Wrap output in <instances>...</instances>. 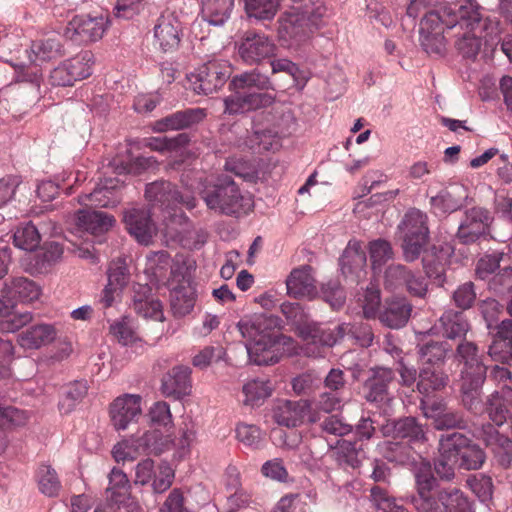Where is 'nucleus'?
Segmentation results:
<instances>
[{
	"label": "nucleus",
	"mask_w": 512,
	"mask_h": 512,
	"mask_svg": "<svg viewBox=\"0 0 512 512\" xmlns=\"http://www.w3.org/2000/svg\"><path fill=\"white\" fill-rule=\"evenodd\" d=\"M189 142V137L185 133L178 134L175 137H151L146 140V146L151 150L163 152L165 150H176L184 147Z\"/></svg>",
	"instance_id": "nucleus-59"
},
{
	"label": "nucleus",
	"mask_w": 512,
	"mask_h": 512,
	"mask_svg": "<svg viewBox=\"0 0 512 512\" xmlns=\"http://www.w3.org/2000/svg\"><path fill=\"white\" fill-rule=\"evenodd\" d=\"M412 306L404 297H392L385 301L384 309L379 314L380 322L391 328L399 329L406 325Z\"/></svg>",
	"instance_id": "nucleus-23"
},
{
	"label": "nucleus",
	"mask_w": 512,
	"mask_h": 512,
	"mask_svg": "<svg viewBox=\"0 0 512 512\" xmlns=\"http://www.w3.org/2000/svg\"><path fill=\"white\" fill-rule=\"evenodd\" d=\"M334 456L340 466L355 469L365 457L363 444L359 441L340 440L335 447Z\"/></svg>",
	"instance_id": "nucleus-39"
},
{
	"label": "nucleus",
	"mask_w": 512,
	"mask_h": 512,
	"mask_svg": "<svg viewBox=\"0 0 512 512\" xmlns=\"http://www.w3.org/2000/svg\"><path fill=\"white\" fill-rule=\"evenodd\" d=\"M455 359L463 364L461 375L477 376L487 374V366L483 363L477 345L472 341L461 340L456 347Z\"/></svg>",
	"instance_id": "nucleus-24"
},
{
	"label": "nucleus",
	"mask_w": 512,
	"mask_h": 512,
	"mask_svg": "<svg viewBox=\"0 0 512 512\" xmlns=\"http://www.w3.org/2000/svg\"><path fill=\"white\" fill-rule=\"evenodd\" d=\"M512 389L503 388L501 391H495L488 396L484 404V412L488 414L489 419L496 425L502 426L509 419L512 411Z\"/></svg>",
	"instance_id": "nucleus-27"
},
{
	"label": "nucleus",
	"mask_w": 512,
	"mask_h": 512,
	"mask_svg": "<svg viewBox=\"0 0 512 512\" xmlns=\"http://www.w3.org/2000/svg\"><path fill=\"white\" fill-rule=\"evenodd\" d=\"M87 392L88 385L85 380L74 381L66 385L58 404L60 412L62 414L71 413L84 399Z\"/></svg>",
	"instance_id": "nucleus-45"
},
{
	"label": "nucleus",
	"mask_w": 512,
	"mask_h": 512,
	"mask_svg": "<svg viewBox=\"0 0 512 512\" xmlns=\"http://www.w3.org/2000/svg\"><path fill=\"white\" fill-rule=\"evenodd\" d=\"M428 217L419 209H410L404 216L399 228L403 230L404 236L420 237L429 239Z\"/></svg>",
	"instance_id": "nucleus-46"
},
{
	"label": "nucleus",
	"mask_w": 512,
	"mask_h": 512,
	"mask_svg": "<svg viewBox=\"0 0 512 512\" xmlns=\"http://www.w3.org/2000/svg\"><path fill=\"white\" fill-rule=\"evenodd\" d=\"M439 324L444 337L448 339H461L466 336L470 325L461 312L447 310L439 319Z\"/></svg>",
	"instance_id": "nucleus-42"
},
{
	"label": "nucleus",
	"mask_w": 512,
	"mask_h": 512,
	"mask_svg": "<svg viewBox=\"0 0 512 512\" xmlns=\"http://www.w3.org/2000/svg\"><path fill=\"white\" fill-rule=\"evenodd\" d=\"M232 73L231 65L223 59L209 60L191 74L190 82L198 94H211L221 89Z\"/></svg>",
	"instance_id": "nucleus-10"
},
{
	"label": "nucleus",
	"mask_w": 512,
	"mask_h": 512,
	"mask_svg": "<svg viewBox=\"0 0 512 512\" xmlns=\"http://www.w3.org/2000/svg\"><path fill=\"white\" fill-rule=\"evenodd\" d=\"M191 369L188 366L178 365L168 371L161 380V392L166 397L180 399L190 393Z\"/></svg>",
	"instance_id": "nucleus-19"
},
{
	"label": "nucleus",
	"mask_w": 512,
	"mask_h": 512,
	"mask_svg": "<svg viewBox=\"0 0 512 512\" xmlns=\"http://www.w3.org/2000/svg\"><path fill=\"white\" fill-rule=\"evenodd\" d=\"M229 87L234 93L224 99V113L229 115L242 114L268 107L275 102V96L267 92H247L275 90L271 78L259 67L242 72L232 77Z\"/></svg>",
	"instance_id": "nucleus-3"
},
{
	"label": "nucleus",
	"mask_w": 512,
	"mask_h": 512,
	"mask_svg": "<svg viewBox=\"0 0 512 512\" xmlns=\"http://www.w3.org/2000/svg\"><path fill=\"white\" fill-rule=\"evenodd\" d=\"M156 163L157 162L154 157L140 156V157H137L128 162H123L121 160H114L113 167H114L115 173H117L118 175H122V174L138 175L147 169L155 167Z\"/></svg>",
	"instance_id": "nucleus-52"
},
{
	"label": "nucleus",
	"mask_w": 512,
	"mask_h": 512,
	"mask_svg": "<svg viewBox=\"0 0 512 512\" xmlns=\"http://www.w3.org/2000/svg\"><path fill=\"white\" fill-rule=\"evenodd\" d=\"M467 484L481 502L491 500L493 494V483L489 476L478 474L467 479Z\"/></svg>",
	"instance_id": "nucleus-61"
},
{
	"label": "nucleus",
	"mask_w": 512,
	"mask_h": 512,
	"mask_svg": "<svg viewBox=\"0 0 512 512\" xmlns=\"http://www.w3.org/2000/svg\"><path fill=\"white\" fill-rule=\"evenodd\" d=\"M286 319L296 327L298 336L306 343L308 353L321 356V344L334 342L329 326L311 321L299 303L284 302L280 306Z\"/></svg>",
	"instance_id": "nucleus-7"
},
{
	"label": "nucleus",
	"mask_w": 512,
	"mask_h": 512,
	"mask_svg": "<svg viewBox=\"0 0 512 512\" xmlns=\"http://www.w3.org/2000/svg\"><path fill=\"white\" fill-rule=\"evenodd\" d=\"M60 48V42L55 37L36 41L31 47L32 52L35 55V59H32V61H47L56 58L60 55Z\"/></svg>",
	"instance_id": "nucleus-56"
},
{
	"label": "nucleus",
	"mask_w": 512,
	"mask_h": 512,
	"mask_svg": "<svg viewBox=\"0 0 512 512\" xmlns=\"http://www.w3.org/2000/svg\"><path fill=\"white\" fill-rule=\"evenodd\" d=\"M141 397L134 394H125L116 398L110 406L112 425L116 430H125L130 423L141 415Z\"/></svg>",
	"instance_id": "nucleus-17"
},
{
	"label": "nucleus",
	"mask_w": 512,
	"mask_h": 512,
	"mask_svg": "<svg viewBox=\"0 0 512 512\" xmlns=\"http://www.w3.org/2000/svg\"><path fill=\"white\" fill-rule=\"evenodd\" d=\"M199 193L207 208L220 215L239 217L247 214L253 201L244 194L229 176H220L214 182H197Z\"/></svg>",
	"instance_id": "nucleus-4"
},
{
	"label": "nucleus",
	"mask_w": 512,
	"mask_h": 512,
	"mask_svg": "<svg viewBox=\"0 0 512 512\" xmlns=\"http://www.w3.org/2000/svg\"><path fill=\"white\" fill-rule=\"evenodd\" d=\"M322 298L333 309H340L346 300V293L338 280H329L321 287Z\"/></svg>",
	"instance_id": "nucleus-57"
},
{
	"label": "nucleus",
	"mask_w": 512,
	"mask_h": 512,
	"mask_svg": "<svg viewBox=\"0 0 512 512\" xmlns=\"http://www.w3.org/2000/svg\"><path fill=\"white\" fill-rule=\"evenodd\" d=\"M415 493L408 497V503L417 512H473L472 504L457 488H447L436 493L438 481L428 462L420 463L414 470Z\"/></svg>",
	"instance_id": "nucleus-2"
},
{
	"label": "nucleus",
	"mask_w": 512,
	"mask_h": 512,
	"mask_svg": "<svg viewBox=\"0 0 512 512\" xmlns=\"http://www.w3.org/2000/svg\"><path fill=\"white\" fill-rule=\"evenodd\" d=\"M463 186H455L452 189H443L437 195L430 198V205L435 214H450L463 207L466 198Z\"/></svg>",
	"instance_id": "nucleus-35"
},
{
	"label": "nucleus",
	"mask_w": 512,
	"mask_h": 512,
	"mask_svg": "<svg viewBox=\"0 0 512 512\" xmlns=\"http://www.w3.org/2000/svg\"><path fill=\"white\" fill-rule=\"evenodd\" d=\"M181 182L186 192H180L172 183L161 180L148 184L145 196L149 202L163 208H172L180 204L192 210L197 206V199L192 192L196 182L189 180V174H183Z\"/></svg>",
	"instance_id": "nucleus-8"
},
{
	"label": "nucleus",
	"mask_w": 512,
	"mask_h": 512,
	"mask_svg": "<svg viewBox=\"0 0 512 512\" xmlns=\"http://www.w3.org/2000/svg\"><path fill=\"white\" fill-rule=\"evenodd\" d=\"M269 64L273 75L284 73L290 77L293 85L303 87L306 84V75L291 60L287 58H270Z\"/></svg>",
	"instance_id": "nucleus-48"
},
{
	"label": "nucleus",
	"mask_w": 512,
	"mask_h": 512,
	"mask_svg": "<svg viewBox=\"0 0 512 512\" xmlns=\"http://www.w3.org/2000/svg\"><path fill=\"white\" fill-rule=\"evenodd\" d=\"M91 53L83 52L65 60L50 73V82L54 86H72L92 74Z\"/></svg>",
	"instance_id": "nucleus-12"
},
{
	"label": "nucleus",
	"mask_w": 512,
	"mask_h": 512,
	"mask_svg": "<svg viewBox=\"0 0 512 512\" xmlns=\"http://www.w3.org/2000/svg\"><path fill=\"white\" fill-rule=\"evenodd\" d=\"M470 441V438L459 432L443 434L439 439V453H444L449 461H459Z\"/></svg>",
	"instance_id": "nucleus-44"
},
{
	"label": "nucleus",
	"mask_w": 512,
	"mask_h": 512,
	"mask_svg": "<svg viewBox=\"0 0 512 512\" xmlns=\"http://www.w3.org/2000/svg\"><path fill=\"white\" fill-rule=\"evenodd\" d=\"M409 272L410 270L401 264L390 265L385 271V287L389 290H396L405 286Z\"/></svg>",
	"instance_id": "nucleus-62"
},
{
	"label": "nucleus",
	"mask_w": 512,
	"mask_h": 512,
	"mask_svg": "<svg viewBox=\"0 0 512 512\" xmlns=\"http://www.w3.org/2000/svg\"><path fill=\"white\" fill-rule=\"evenodd\" d=\"M446 34L454 40V47L463 58L475 60L482 41L500 33L499 22L483 17L476 0H457L442 11Z\"/></svg>",
	"instance_id": "nucleus-1"
},
{
	"label": "nucleus",
	"mask_w": 512,
	"mask_h": 512,
	"mask_svg": "<svg viewBox=\"0 0 512 512\" xmlns=\"http://www.w3.org/2000/svg\"><path fill=\"white\" fill-rule=\"evenodd\" d=\"M124 222L129 233L142 244L147 245L155 234V225L146 209L131 208L125 211Z\"/></svg>",
	"instance_id": "nucleus-20"
},
{
	"label": "nucleus",
	"mask_w": 512,
	"mask_h": 512,
	"mask_svg": "<svg viewBox=\"0 0 512 512\" xmlns=\"http://www.w3.org/2000/svg\"><path fill=\"white\" fill-rule=\"evenodd\" d=\"M358 302L362 307L365 318H373L381 303L380 290L377 285L370 283L363 293L359 294Z\"/></svg>",
	"instance_id": "nucleus-53"
},
{
	"label": "nucleus",
	"mask_w": 512,
	"mask_h": 512,
	"mask_svg": "<svg viewBox=\"0 0 512 512\" xmlns=\"http://www.w3.org/2000/svg\"><path fill=\"white\" fill-rule=\"evenodd\" d=\"M244 8L249 18L272 20L280 8V0H245Z\"/></svg>",
	"instance_id": "nucleus-47"
},
{
	"label": "nucleus",
	"mask_w": 512,
	"mask_h": 512,
	"mask_svg": "<svg viewBox=\"0 0 512 512\" xmlns=\"http://www.w3.org/2000/svg\"><path fill=\"white\" fill-rule=\"evenodd\" d=\"M433 424L437 430L464 429L467 426L461 412L448 408L441 415H437Z\"/></svg>",
	"instance_id": "nucleus-60"
},
{
	"label": "nucleus",
	"mask_w": 512,
	"mask_h": 512,
	"mask_svg": "<svg viewBox=\"0 0 512 512\" xmlns=\"http://www.w3.org/2000/svg\"><path fill=\"white\" fill-rule=\"evenodd\" d=\"M394 381V373L389 368L378 367L371 370L370 377L364 383L365 399L381 406L392 400L389 386Z\"/></svg>",
	"instance_id": "nucleus-18"
},
{
	"label": "nucleus",
	"mask_w": 512,
	"mask_h": 512,
	"mask_svg": "<svg viewBox=\"0 0 512 512\" xmlns=\"http://www.w3.org/2000/svg\"><path fill=\"white\" fill-rule=\"evenodd\" d=\"M448 382L449 377L442 368H430V366H424L421 367L419 371L417 388L421 394L428 396L433 392L444 389Z\"/></svg>",
	"instance_id": "nucleus-41"
},
{
	"label": "nucleus",
	"mask_w": 512,
	"mask_h": 512,
	"mask_svg": "<svg viewBox=\"0 0 512 512\" xmlns=\"http://www.w3.org/2000/svg\"><path fill=\"white\" fill-rule=\"evenodd\" d=\"M287 293L294 298H314L317 287L312 268L308 265L295 268L286 279Z\"/></svg>",
	"instance_id": "nucleus-21"
},
{
	"label": "nucleus",
	"mask_w": 512,
	"mask_h": 512,
	"mask_svg": "<svg viewBox=\"0 0 512 512\" xmlns=\"http://www.w3.org/2000/svg\"><path fill=\"white\" fill-rule=\"evenodd\" d=\"M347 400V396L340 393L323 389L314 400V405L318 411L331 413L339 410Z\"/></svg>",
	"instance_id": "nucleus-55"
},
{
	"label": "nucleus",
	"mask_w": 512,
	"mask_h": 512,
	"mask_svg": "<svg viewBox=\"0 0 512 512\" xmlns=\"http://www.w3.org/2000/svg\"><path fill=\"white\" fill-rule=\"evenodd\" d=\"M342 275L347 281L353 284H359L367 276L366 253L358 241H349L343 251L340 260Z\"/></svg>",
	"instance_id": "nucleus-16"
},
{
	"label": "nucleus",
	"mask_w": 512,
	"mask_h": 512,
	"mask_svg": "<svg viewBox=\"0 0 512 512\" xmlns=\"http://www.w3.org/2000/svg\"><path fill=\"white\" fill-rule=\"evenodd\" d=\"M486 375L463 376L461 384V401L465 409L473 414H482L484 412V402L482 401V386Z\"/></svg>",
	"instance_id": "nucleus-28"
},
{
	"label": "nucleus",
	"mask_w": 512,
	"mask_h": 512,
	"mask_svg": "<svg viewBox=\"0 0 512 512\" xmlns=\"http://www.w3.org/2000/svg\"><path fill=\"white\" fill-rule=\"evenodd\" d=\"M326 15L327 8L323 3H312L299 10L284 12L277 21L281 44L288 48L305 44L324 24Z\"/></svg>",
	"instance_id": "nucleus-5"
},
{
	"label": "nucleus",
	"mask_w": 512,
	"mask_h": 512,
	"mask_svg": "<svg viewBox=\"0 0 512 512\" xmlns=\"http://www.w3.org/2000/svg\"><path fill=\"white\" fill-rule=\"evenodd\" d=\"M56 225L52 222L43 223L40 228L36 227L32 222L20 225L13 235V242L16 247L26 250H35L41 241L42 235L54 234Z\"/></svg>",
	"instance_id": "nucleus-29"
},
{
	"label": "nucleus",
	"mask_w": 512,
	"mask_h": 512,
	"mask_svg": "<svg viewBox=\"0 0 512 512\" xmlns=\"http://www.w3.org/2000/svg\"><path fill=\"white\" fill-rule=\"evenodd\" d=\"M384 435L410 441H424L425 431L421 423L414 417H404L383 427Z\"/></svg>",
	"instance_id": "nucleus-37"
},
{
	"label": "nucleus",
	"mask_w": 512,
	"mask_h": 512,
	"mask_svg": "<svg viewBox=\"0 0 512 512\" xmlns=\"http://www.w3.org/2000/svg\"><path fill=\"white\" fill-rule=\"evenodd\" d=\"M38 486L41 493L46 496H57L61 483L58 479L55 469L49 465H41L37 472Z\"/></svg>",
	"instance_id": "nucleus-50"
},
{
	"label": "nucleus",
	"mask_w": 512,
	"mask_h": 512,
	"mask_svg": "<svg viewBox=\"0 0 512 512\" xmlns=\"http://www.w3.org/2000/svg\"><path fill=\"white\" fill-rule=\"evenodd\" d=\"M329 332L334 338V342L330 344H321L320 350L331 348L342 340L346 335L351 336L361 347H369L372 345L374 334L372 328L367 324H347L342 323L333 328L329 327Z\"/></svg>",
	"instance_id": "nucleus-31"
},
{
	"label": "nucleus",
	"mask_w": 512,
	"mask_h": 512,
	"mask_svg": "<svg viewBox=\"0 0 512 512\" xmlns=\"http://www.w3.org/2000/svg\"><path fill=\"white\" fill-rule=\"evenodd\" d=\"M271 391L269 382L258 379L251 380L243 386L244 403L252 406L259 405L271 395Z\"/></svg>",
	"instance_id": "nucleus-51"
},
{
	"label": "nucleus",
	"mask_w": 512,
	"mask_h": 512,
	"mask_svg": "<svg viewBox=\"0 0 512 512\" xmlns=\"http://www.w3.org/2000/svg\"><path fill=\"white\" fill-rule=\"evenodd\" d=\"M196 299V291L192 286L181 285L174 288L170 293V306L173 315L182 318L190 314L194 309Z\"/></svg>",
	"instance_id": "nucleus-40"
},
{
	"label": "nucleus",
	"mask_w": 512,
	"mask_h": 512,
	"mask_svg": "<svg viewBox=\"0 0 512 512\" xmlns=\"http://www.w3.org/2000/svg\"><path fill=\"white\" fill-rule=\"evenodd\" d=\"M109 485L106 489L107 496L113 501H122L131 493V484L127 475L118 468H113L109 473Z\"/></svg>",
	"instance_id": "nucleus-49"
},
{
	"label": "nucleus",
	"mask_w": 512,
	"mask_h": 512,
	"mask_svg": "<svg viewBox=\"0 0 512 512\" xmlns=\"http://www.w3.org/2000/svg\"><path fill=\"white\" fill-rule=\"evenodd\" d=\"M115 223L111 214L96 210H79L76 215V225L91 234H101L108 231Z\"/></svg>",
	"instance_id": "nucleus-36"
},
{
	"label": "nucleus",
	"mask_w": 512,
	"mask_h": 512,
	"mask_svg": "<svg viewBox=\"0 0 512 512\" xmlns=\"http://www.w3.org/2000/svg\"><path fill=\"white\" fill-rule=\"evenodd\" d=\"M272 413L278 425L288 428L300 426L306 418L312 424L320 421L318 413L311 412V404L308 400H279Z\"/></svg>",
	"instance_id": "nucleus-11"
},
{
	"label": "nucleus",
	"mask_w": 512,
	"mask_h": 512,
	"mask_svg": "<svg viewBox=\"0 0 512 512\" xmlns=\"http://www.w3.org/2000/svg\"><path fill=\"white\" fill-rule=\"evenodd\" d=\"M450 350L446 342L430 341L418 347L421 367L442 368L446 354Z\"/></svg>",
	"instance_id": "nucleus-43"
},
{
	"label": "nucleus",
	"mask_w": 512,
	"mask_h": 512,
	"mask_svg": "<svg viewBox=\"0 0 512 512\" xmlns=\"http://www.w3.org/2000/svg\"><path fill=\"white\" fill-rule=\"evenodd\" d=\"M4 298L14 305L15 302L31 303L39 299L41 288L26 277H16L2 290Z\"/></svg>",
	"instance_id": "nucleus-30"
},
{
	"label": "nucleus",
	"mask_w": 512,
	"mask_h": 512,
	"mask_svg": "<svg viewBox=\"0 0 512 512\" xmlns=\"http://www.w3.org/2000/svg\"><path fill=\"white\" fill-rule=\"evenodd\" d=\"M108 27V19L102 15H77L67 27L71 39L79 42H93L101 39Z\"/></svg>",
	"instance_id": "nucleus-14"
},
{
	"label": "nucleus",
	"mask_w": 512,
	"mask_h": 512,
	"mask_svg": "<svg viewBox=\"0 0 512 512\" xmlns=\"http://www.w3.org/2000/svg\"><path fill=\"white\" fill-rule=\"evenodd\" d=\"M181 23L173 14L162 15L154 28V37L164 52L175 50L180 43Z\"/></svg>",
	"instance_id": "nucleus-25"
},
{
	"label": "nucleus",
	"mask_w": 512,
	"mask_h": 512,
	"mask_svg": "<svg viewBox=\"0 0 512 512\" xmlns=\"http://www.w3.org/2000/svg\"><path fill=\"white\" fill-rule=\"evenodd\" d=\"M275 46L264 34L248 31L244 34L238 53L241 59L249 65L260 64L264 59L274 55Z\"/></svg>",
	"instance_id": "nucleus-15"
},
{
	"label": "nucleus",
	"mask_w": 512,
	"mask_h": 512,
	"mask_svg": "<svg viewBox=\"0 0 512 512\" xmlns=\"http://www.w3.org/2000/svg\"><path fill=\"white\" fill-rule=\"evenodd\" d=\"M277 318L259 315L252 319L239 321L237 327L242 337L246 339L245 348L249 360L256 365H272L279 358L275 350V342L267 327L276 323Z\"/></svg>",
	"instance_id": "nucleus-6"
},
{
	"label": "nucleus",
	"mask_w": 512,
	"mask_h": 512,
	"mask_svg": "<svg viewBox=\"0 0 512 512\" xmlns=\"http://www.w3.org/2000/svg\"><path fill=\"white\" fill-rule=\"evenodd\" d=\"M448 4H440L427 12L420 22V41L423 49L431 55L442 56L446 51V27L442 11Z\"/></svg>",
	"instance_id": "nucleus-9"
},
{
	"label": "nucleus",
	"mask_w": 512,
	"mask_h": 512,
	"mask_svg": "<svg viewBox=\"0 0 512 512\" xmlns=\"http://www.w3.org/2000/svg\"><path fill=\"white\" fill-rule=\"evenodd\" d=\"M120 180L117 178H106L91 193L79 196V203L96 207H113L119 203L115 194Z\"/></svg>",
	"instance_id": "nucleus-33"
},
{
	"label": "nucleus",
	"mask_w": 512,
	"mask_h": 512,
	"mask_svg": "<svg viewBox=\"0 0 512 512\" xmlns=\"http://www.w3.org/2000/svg\"><path fill=\"white\" fill-rule=\"evenodd\" d=\"M452 300L456 307L467 310L471 308L476 300L475 286L472 282H465L453 292Z\"/></svg>",
	"instance_id": "nucleus-64"
},
{
	"label": "nucleus",
	"mask_w": 512,
	"mask_h": 512,
	"mask_svg": "<svg viewBox=\"0 0 512 512\" xmlns=\"http://www.w3.org/2000/svg\"><path fill=\"white\" fill-rule=\"evenodd\" d=\"M479 437L490 447L498 462L508 467L512 461V441L509 437L500 434L491 424H485L479 431Z\"/></svg>",
	"instance_id": "nucleus-22"
},
{
	"label": "nucleus",
	"mask_w": 512,
	"mask_h": 512,
	"mask_svg": "<svg viewBox=\"0 0 512 512\" xmlns=\"http://www.w3.org/2000/svg\"><path fill=\"white\" fill-rule=\"evenodd\" d=\"M323 433L334 436H345L353 430V426L345 422L338 415H331L325 417L319 424Z\"/></svg>",
	"instance_id": "nucleus-63"
},
{
	"label": "nucleus",
	"mask_w": 512,
	"mask_h": 512,
	"mask_svg": "<svg viewBox=\"0 0 512 512\" xmlns=\"http://www.w3.org/2000/svg\"><path fill=\"white\" fill-rule=\"evenodd\" d=\"M492 222L490 212L482 207H473L465 212L460 222L457 237L463 244L476 242L481 236L488 232Z\"/></svg>",
	"instance_id": "nucleus-13"
},
{
	"label": "nucleus",
	"mask_w": 512,
	"mask_h": 512,
	"mask_svg": "<svg viewBox=\"0 0 512 512\" xmlns=\"http://www.w3.org/2000/svg\"><path fill=\"white\" fill-rule=\"evenodd\" d=\"M450 251L443 247H431L425 252L422 263L428 278L442 286L446 281V269L449 265Z\"/></svg>",
	"instance_id": "nucleus-26"
},
{
	"label": "nucleus",
	"mask_w": 512,
	"mask_h": 512,
	"mask_svg": "<svg viewBox=\"0 0 512 512\" xmlns=\"http://www.w3.org/2000/svg\"><path fill=\"white\" fill-rule=\"evenodd\" d=\"M235 0H202V18L213 26H222L230 18Z\"/></svg>",
	"instance_id": "nucleus-38"
},
{
	"label": "nucleus",
	"mask_w": 512,
	"mask_h": 512,
	"mask_svg": "<svg viewBox=\"0 0 512 512\" xmlns=\"http://www.w3.org/2000/svg\"><path fill=\"white\" fill-rule=\"evenodd\" d=\"M370 259L374 270L381 267L393 257L390 243L383 239H377L369 245Z\"/></svg>",
	"instance_id": "nucleus-58"
},
{
	"label": "nucleus",
	"mask_w": 512,
	"mask_h": 512,
	"mask_svg": "<svg viewBox=\"0 0 512 512\" xmlns=\"http://www.w3.org/2000/svg\"><path fill=\"white\" fill-rule=\"evenodd\" d=\"M57 336L55 327L51 324L30 326L17 336L19 345L25 349H38L50 344Z\"/></svg>",
	"instance_id": "nucleus-34"
},
{
	"label": "nucleus",
	"mask_w": 512,
	"mask_h": 512,
	"mask_svg": "<svg viewBox=\"0 0 512 512\" xmlns=\"http://www.w3.org/2000/svg\"><path fill=\"white\" fill-rule=\"evenodd\" d=\"M206 116V112L201 108L186 109L170 114L161 120L155 122L154 129L158 132L168 130H181L199 123Z\"/></svg>",
	"instance_id": "nucleus-32"
},
{
	"label": "nucleus",
	"mask_w": 512,
	"mask_h": 512,
	"mask_svg": "<svg viewBox=\"0 0 512 512\" xmlns=\"http://www.w3.org/2000/svg\"><path fill=\"white\" fill-rule=\"evenodd\" d=\"M485 459L484 451L471 440L459 458L458 467L464 470H477L482 467Z\"/></svg>",
	"instance_id": "nucleus-54"
}]
</instances>
